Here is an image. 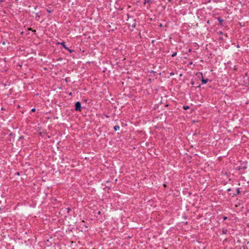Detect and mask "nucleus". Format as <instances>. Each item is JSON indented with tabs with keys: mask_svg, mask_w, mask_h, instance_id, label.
I'll return each instance as SVG.
<instances>
[{
	"mask_svg": "<svg viewBox=\"0 0 249 249\" xmlns=\"http://www.w3.org/2000/svg\"><path fill=\"white\" fill-rule=\"evenodd\" d=\"M75 106V110L76 111H81V104L80 102L78 101V102H76Z\"/></svg>",
	"mask_w": 249,
	"mask_h": 249,
	"instance_id": "nucleus-1",
	"label": "nucleus"
},
{
	"mask_svg": "<svg viewBox=\"0 0 249 249\" xmlns=\"http://www.w3.org/2000/svg\"><path fill=\"white\" fill-rule=\"evenodd\" d=\"M57 44H61L66 50L69 51L70 52H73L72 50H71L70 49H69L66 45H65V43L64 42H62L61 43H58Z\"/></svg>",
	"mask_w": 249,
	"mask_h": 249,
	"instance_id": "nucleus-2",
	"label": "nucleus"
},
{
	"mask_svg": "<svg viewBox=\"0 0 249 249\" xmlns=\"http://www.w3.org/2000/svg\"><path fill=\"white\" fill-rule=\"evenodd\" d=\"M199 74L201 75V76L202 77L201 81H202V84L204 85V84H206L207 82L208 81V79H204L203 78L202 73H200Z\"/></svg>",
	"mask_w": 249,
	"mask_h": 249,
	"instance_id": "nucleus-3",
	"label": "nucleus"
},
{
	"mask_svg": "<svg viewBox=\"0 0 249 249\" xmlns=\"http://www.w3.org/2000/svg\"><path fill=\"white\" fill-rule=\"evenodd\" d=\"M114 129L115 131H117L120 129V126L119 125H115L114 127Z\"/></svg>",
	"mask_w": 249,
	"mask_h": 249,
	"instance_id": "nucleus-4",
	"label": "nucleus"
},
{
	"mask_svg": "<svg viewBox=\"0 0 249 249\" xmlns=\"http://www.w3.org/2000/svg\"><path fill=\"white\" fill-rule=\"evenodd\" d=\"M218 20L220 22V23L221 24L223 22V19H221L220 18H217Z\"/></svg>",
	"mask_w": 249,
	"mask_h": 249,
	"instance_id": "nucleus-5",
	"label": "nucleus"
},
{
	"mask_svg": "<svg viewBox=\"0 0 249 249\" xmlns=\"http://www.w3.org/2000/svg\"><path fill=\"white\" fill-rule=\"evenodd\" d=\"M185 110H187L189 108V107L188 106H183V107Z\"/></svg>",
	"mask_w": 249,
	"mask_h": 249,
	"instance_id": "nucleus-6",
	"label": "nucleus"
},
{
	"mask_svg": "<svg viewBox=\"0 0 249 249\" xmlns=\"http://www.w3.org/2000/svg\"><path fill=\"white\" fill-rule=\"evenodd\" d=\"M177 55V53H174L172 54V57H174Z\"/></svg>",
	"mask_w": 249,
	"mask_h": 249,
	"instance_id": "nucleus-7",
	"label": "nucleus"
},
{
	"mask_svg": "<svg viewBox=\"0 0 249 249\" xmlns=\"http://www.w3.org/2000/svg\"><path fill=\"white\" fill-rule=\"evenodd\" d=\"M150 2V0H145L144 4H145L146 2Z\"/></svg>",
	"mask_w": 249,
	"mask_h": 249,
	"instance_id": "nucleus-8",
	"label": "nucleus"
},
{
	"mask_svg": "<svg viewBox=\"0 0 249 249\" xmlns=\"http://www.w3.org/2000/svg\"><path fill=\"white\" fill-rule=\"evenodd\" d=\"M135 24H136V23L132 24V26L133 28H134L135 27Z\"/></svg>",
	"mask_w": 249,
	"mask_h": 249,
	"instance_id": "nucleus-9",
	"label": "nucleus"
},
{
	"mask_svg": "<svg viewBox=\"0 0 249 249\" xmlns=\"http://www.w3.org/2000/svg\"><path fill=\"white\" fill-rule=\"evenodd\" d=\"M32 111L35 112L36 111V109L35 108H33L32 109Z\"/></svg>",
	"mask_w": 249,
	"mask_h": 249,
	"instance_id": "nucleus-10",
	"label": "nucleus"
},
{
	"mask_svg": "<svg viewBox=\"0 0 249 249\" xmlns=\"http://www.w3.org/2000/svg\"><path fill=\"white\" fill-rule=\"evenodd\" d=\"M191 84L192 85H194V82L193 81H192L191 82Z\"/></svg>",
	"mask_w": 249,
	"mask_h": 249,
	"instance_id": "nucleus-11",
	"label": "nucleus"
},
{
	"mask_svg": "<svg viewBox=\"0 0 249 249\" xmlns=\"http://www.w3.org/2000/svg\"><path fill=\"white\" fill-rule=\"evenodd\" d=\"M237 194H239L240 193V191H239V189H237Z\"/></svg>",
	"mask_w": 249,
	"mask_h": 249,
	"instance_id": "nucleus-12",
	"label": "nucleus"
},
{
	"mask_svg": "<svg viewBox=\"0 0 249 249\" xmlns=\"http://www.w3.org/2000/svg\"><path fill=\"white\" fill-rule=\"evenodd\" d=\"M227 219V217H226V216H225L223 217L224 220H226Z\"/></svg>",
	"mask_w": 249,
	"mask_h": 249,
	"instance_id": "nucleus-13",
	"label": "nucleus"
},
{
	"mask_svg": "<svg viewBox=\"0 0 249 249\" xmlns=\"http://www.w3.org/2000/svg\"><path fill=\"white\" fill-rule=\"evenodd\" d=\"M47 11H48L49 13H51V11L49 10H47Z\"/></svg>",
	"mask_w": 249,
	"mask_h": 249,
	"instance_id": "nucleus-14",
	"label": "nucleus"
},
{
	"mask_svg": "<svg viewBox=\"0 0 249 249\" xmlns=\"http://www.w3.org/2000/svg\"><path fill=\"white\" fill-rule=\"evenodd\" d=\"M68 212H69V211L70 210V208H68Z\"/></svg>",
	"mask_w": 249,
	"mask_h": 249,
	"instance_id": "nucleus-15",
	"label": "nucleus"
}]
</instances>
